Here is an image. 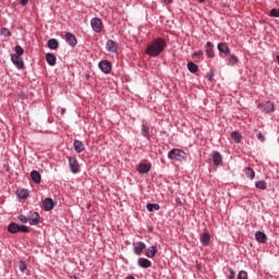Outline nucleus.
Masks as SVG:
<instances>
[{
	"label": "nucleus",
	"mask_w": 279,
	"mask_h": 279,
	"mask_svg": "<svg viewBox=\"0 0 279 279\" xmlns=\"http://www.w3.org/2000/svg\"><path fill=\"white\" fill-rule=\"evenodd\" d=\"M256 189H260V191H265L267 189V182L265 181H257L255 183Z\"/></svg>",
	"instance_id": "obj_32"
},
{
	"label": "nucleus",
	"mask_w": 279,
	"mask_h": 279,
	"mask_svg": "<svg viewBox=\"0 0 279 279\" xmlns=\"http://www.w3.org/2000/svg\"><path fill=\"white\" fill-rule=\"evenodd\" d=\"M28 1H29V0H21V3H22L23 5H27Z\"/></svg>",
	"instance_id": "obj_44"
},
{
	"label": "nucleus",
	"mask_w": 279,
	"mask_h": 279,
	"mask_svg": "<svg viewBox=\"0 0 279 279\" xmlns=\"http://www.w3.org/2000/svg\"><path fill=\"white\" fill-rule=\"evenodd\" d=\"M8 230L11 232V234H16L17 232H21V226H19L16 222H11Z\"/></svg>",
	"instance_id": "obj_18"
},
{
	"label": "nucleus",
	"mask_w": 279,
	"mask_h": 279,
	"mask_svg": "<svg viewBox=\"0 0 279 279\" xmlns=\"http://www.w3.org/2000/svg\"><path fill=\"white\" fill-rule=\"evenodd\" d=\"M245 175L246 178H250V180H254V178H256V172L252 168H246Z\"/></svg>",
	"instance_id": "obj_27"
},
{
	"label": "nucleus",
	"mask_w": 279,
	"mask_h": 279,
	"mask_svg": "<svg viewBox=\"0 0 279 279\" xmlns=\"http://www.w3.org/2000/svg\"><path fill=\"white\" fill-rule=\"evenodd\" d=\"M229 64L234 66V64H239V58L234 54L229 56Z\"/></svg>",
	"instance_id": "obj_31"
},
{
	"label": "nucleus",
	"mask_w": 279,
	"mask_h": 279,
	"mask_svg": "<svg viewBox=\"0 0 279 279\" xmlns=\"http://www.w3.org/2000/svg\"><path fill=\"white\" fill-rule=\"evenodd\" d=\"M142 132H143V136H145V138H147V136H149V125L143 124Z\"/></svg>",
	"instance_id": "obj_33"
},
{
	"label": "nucleus",
	"mask_w": 279,
	"mask_h": 279,
	"mask_svg": "<svg viewBox=\"0 0 279 279\" xmlns=\"http://www.w3.org/2000/svg\"><path fill=\"white\" fill-rule=\"evenodd\" d=\"M201 243H203V245H208L210 243V234L203 233L201 235Z\"/></svg>",
	"instance_id": "obj_26"
},
{
	"label": "nucleus",
	"mask_w": 279,
	"mask_h": 279,
	"mask_svg": "<svg viewBox=\"0 0 279 279\" xmlns=\"http://www.w3.org/2000/svg\"><path fill=\"white\" fill-rule=\"evenodd\" d=\"M222 160H223V158L221 157V154L215 153L213 155L214 165H216L217 167H219V165H221Z\"/></svg>",
	"instance_id": "obj_23"
},
{
	"label": "nucleus",
	"mask_w": 279,
	"mask_h": 279,
	"mask_svg": "<svg viewBox=\"0 0 279 279\" xmlns=\"http://www.w3.org/2000/svg\"><path fill=\"white\" fill-rule=\"evenodd\" d=\"M46 61L50 66H56V62L58 61V59L56 58V54L48 52L46 54Z\"/></svg>",
	"instance_id": "obj_15"
},
{
	"label": "nucleus",
	"mask_w": 279,
	"mask_h": 279,
	"mask_svg": "<svg viewBox=\"0 0 279 279\" xmlns=\"http://www.w3.org/2000/svg\"><path fill=\"white\" fill-rule=\"evenodd\" d=\"M126 279H135L134 277H132V276H129V277H126Z\"/></svg>",
	"instance_id": "obj_46"
},
{
	"label": "nucleus",
	"mask_w": 279,
	"mask_h": 279,
	"mask_svg": "<svg viewBox=\"0 0 279 279\" xmlns=\"http://www.w3.org/2000/svg\"><path fill=\"white\" fill-rule=\"evenodd\" d=\"M170 160H182L184 158V151L178 148H173L168 153Z\"/></svg>",
	"instance_id": "obj_2"
},
{
	"label": "nucleus",
	"mask_w": 279,
	"mask_h": 279,
	"mask_svg": "<svg viewBox=\"0 0 279 279\" xmlns=\"http://www.w3.org/2000/svg\"><path fill=\"white\" fill-rule=\"evenodd\" d=\"M1 34H2V36H5V37L12 36V33L8 28H2Z\"/></svg>",
	"instance_id": "obj_39"
},
{
	"label": "nucleus",
	"mask_w": 279,
	"mask_h": 279,
	"mask_svg": "<svg viewBox=\"0 0 279 279\" xmlns=\"http://www.w3.org/2000/svg\"><path fill=\"white\" fill-rule=\"evenodd\" d=\"M137 171L138 173H149V171H151V166L148 163H140Z\"/></svg>",
	"instance_id": "obj_16"
},
{
	"label": "nucleus",
	"mask_w": 279,
	"mask_h": 279,
	"mask_svg": "<svg viewBox=\"0 0 279 279\" xmlns=\"http://www.w3.org/2000/svg\"><path fill=\"white\" fill-rule=\"evenodd\" d=\"M39 222H40V215L36 211H31L28 215L29 226H38Z\"/></svg>",
	"instance_id": "obj_6"
},
{
	"label": "nucleus",
	"mask_w": 279,
	"mask_h": 279,
	"mask_svg": "<svg viewBox=\"0 0 279 279\" xmlns=\"http://www.w3.org/2000/svg\"><path fill=\"white\" fill-rule=\"evenodd\" d=\"M255 239L258 243H267V234H265V232L257 231L255 233Z\"/></svg>",
	"instance_id": "obj_19"
},
{
	"label": "nucleus",
	"mask_w": 279,
	"mask_h": 279,
	"mask_svg": "<svg viewBox=\"0 0 279 279\" xmlns=\"http://www.w3.org/2000/svg\"><path fill=\"white\" fill-rule=\"evenodd\" d=\"M163 3H166V5H169V3H173V0H162Z\"/></svg>",
	"instance_id": "obj_43"
},
{
	"label": "nucleus",
	"mask_w": 279,
	"mask_h": 279,
	"mask_svg": "<svg viewBox=\"0 0 279 279\" xmlns=\"http://www.w3.org/2000/svg\"><path fill=\"white\" fill-rule=\"evenodd\" d=\"M16 195L17 197H20V199H27V197H29V193L27 192V190H17L16 191Z\"/></svg>",
	"instance_id": "obj_25"
},
{
	"label": "nucleus",
	"mask_w": 279,
	"mask_h": 279,
	"mask_svg": "<svg viewBox=\"0 0 279 279\" xmlns=\"http://www.w3.org/2000/svg\"><path fill=\"white\" fill-rule=\"evenodd\" d=\"M215 45L213 43L207 41L205 45V51L208 58H215V50H214Z\"/></svg>",
	"instance_id": "obj_12"
},
{
	"label": "nucleus",
	"mask_w": 279,
	"mask_h": 279,
	"mask_svg": "<svg viewBox=\"0 0 279 279\" xmlns=\"http://www.w3.org/2000/svg\"><path fill=\"white\" fill-rule=\"evenodd\" d=\"M187 71H190V73H197V71H198L197 64H195L193 62H189Z\"/></svg>",
	"instance_id": "obj_30"
},
{
	"label": "nucleus",
	"mask_w": 279,
	"mask_h": 279,
	"mask_svg": "<svg viewBox=\"0 0 279 279\" xmlns=\"http://www.w3.org/2000/svg\"><path fill=\"white\" fill-rule=\"evenodd\" d=\"M69 166L71 168L72 173H77L78 166H77V159L75 157H69Z\"/></svg>",
	"instance_id": "obj_14"
},
{
	"label": "nucleus",
	"mask_w": 279,
	"mask_h": 279,
	"mask_svg": "<svg viewBox=\"0 0 279 279\" xmlns=\"http://www.w3.org/2000/svg\"><path fill=\"white\" fill-rule=\"evenodd\" d=\"M133 247H134V253L137 256H141V254H143V251L145 250V247H147V245H145V243L143 242H136L133 244Z\"/></svg>",
	"instance_id": "obj_10"
},
{
	"label": "nucleus",
	"mask_w": 279,
	"mask_h": 279,
	"mask_svg": "<svg viewBox=\"0 0 279 279\" xmlns=\"http://www.w3.org/2000/svg\"><path fill=\"white\" fill-rule=\"evenodd\" d=\"M15 56H23V53H25V50H23V47L21 46H15Z\"/></svg>",
	"instance_id": "obj_36"
},
{
	"label": "nucleus",
	"mask_w": 279,
	"mask_h": 279,
	"mask_svg": "<svg viewBox=\"0 0 279 279\" xmlns=\"http://www.w3.org/2000/svg\"><path fill=\"white\" fill-rule=\"evenodd\" d=\"M258 108H260V110L266 114H269V112H274V110H276L274 107V102H270V101H267L264 105L263 104L258 105Z\"/></svg>",
	"instance_id": "obj_8"
},
{
	"label": "nucleus",
	"mask_w": 279,
	"mask_h": 279,
	"mask_svg": "<svg viewBox=\"0 0 279 279\" xmlns=\"http://www.w3.org/2000/svg\"><path fill=\"white\" fill-rule=\"evenodd\" d=\"M90 25L96 34H101V29H104V23L99 20V17L92 19Z\"/></svg>",
	"instance_id": "obj_3"
},
{
	"label": "nucleus",
	"mask_w": 279,
	"mask_h": 279,
	"mask_svg": "<svg viewBox=\"0 0 279 279\" xmlns=\"http://www.w3.org/2000/svg\"><path fill=\"white\" fill-rule=\"evenodd\" d=\"M270 16H274L275 19H279V10L278 9H272L270 11Z\"/></svg>",
	"instance_id": "obj_38"
},
{
	"label": "nucleus",
	"mask_w": 279,
	"mask_h": 279,
	"mask_svg": "<svg viewBox=\"0 0 279 279\" xmlns=\"http://www.w3.org/2000/svg\"><path fill=\"white\" fill-rule=\"evenodd\" d=\"M20 232H24V233L29 232V227L25 225L20 226Z\"/></svg>",
	"instance_id": "obj_40"
},
{
	"label": "nucleus",
	"mask_w": 279,
	"mask_h": 279,
	"mask_svg": "<svg viewBox=\"0 0 279 279\" xmlns=\"http://www.w3.org/2000/svg\"><path fill=\"white\" fill-rule=\"evenodd\" d=\"M257 138H258V141H260L262 143H265V135H264L263 133H259V134L257 135Z\"/></svg>",
	"instance_id": "obj_42"
},
{
	"label": "nucleus",
	"mask_w": 279,
	"mask_h": 279,
	"mask_svg": "<svg viewBox=\"0 0 279 279\" xmlns=\"http://www.w3.org/2000/svg\"><path fill=\"white\" fill-rule=\"evenodd\" d=\"M231 138L234 143H241V138H243V136H241V133L234 131L231 133Z\"/></svg>",
	"instance_id": "obj_28"
},
{
	"label": "nucleus",
	"mask_w": 279,
	"mask_h": 279,
	"mask_svg": "<svg viewBox=\"0 0 279 279\" xmlns=\"http://www.w3.org/2000/svg\"><path fill=\"white\" fill-rule=\"evenodd\" d=\"M19 269L20 271L25 272V270L27 269V264L24 260H21L19 264Z\"/></svg>",
	"instance_id": "obj_35"
},
{
	"label": "nucleus",
	"mask_w": 279,
	"mask_h": 279,
	"mask_svg": "<svg viewBox=\"0 0 279 279\" xmlns=\"http://www.w3.org/2000/svg\"><path fill=\"white\" fill-rule=\"evenodd\" d=\"M228 271H229V276L227 277V279H234V276H235V272L232 268H228Z\"/></svg>",
	"instance_id": "obj_41"
},
{
	"label": "nucleus",
	"mask_w": 279,
	"mask_h": 279,
	"mask_svg": "<svg viewBox=\"0 0 279 279\" xmlns=\"http://www.w3.org/2000/svg\"><path fill=\"white\" fill-rule=\"evenodd\" d=\"M199 1V3H204V1H206V0H198Z\"/></svg>",
	"instance_id": "obj_47"
},
{
	"label": "nucleus",
	"mask_w": 279,
	"mask_h": 279,
	"mask_svg": "<svg viewBox=\"0 0 279 279\" xmlns=\"http://www.w3.org/2000/svg\"><path fill=\"white\" fill-rule=\"evenodd\" d=\"M98 68L102 73H106V75L110 74L112 71V63L108 60H102L99 62Z\"/></svg>",
	"instance_id": "obj_4"
},
{
	"label": "nucleus",
	"mask_w": 279,
	"mask_h": 279,
	"mask_svg": "<svg viewBox=\"0 0 279 279\" xmlns=\"http://www.w3.org/2000/svg\"><path fill=\"white\" fill-rule=\"evenodd\" d=\"M48 47L49 49H58L60 47V43L56 38H51L48 40Z\"/></svg>",
	"instance_id": "obj_24"
},
{
	"label": "nucleus",
	"mask_w": 279,
	"mask_h": 279,
	"mask_svg": "<svg viewBox=\"0 0 279 279\" xmlns=\"http://www.w3.org/2000/svg\"><path fill=\"white\" fill-rule=\"evenodd\" d=\"M238 279H247V271L241 270L238 275Z\"/></svg>",
	"instance_id": "obj_37"
},
{
	"label": "nucleus",
	"mask_w": 279,
	"mask_h": 279,
	"mask_svg": "<svg viewBox=\"0 0 279 279\" xmlns=\"http://www.w3.org/2000/svg\"><path fill=\"white\" fill-rule=\"evenodd\" d=\"M53 206H54V204H53V199H51V198H46V199H44V208H45V210H53Z\"/></svg>",
	"instance_id": "obj_22"
},
{
	"label": "nucleus",
	"mask_w": 279,
	"mask_h": 279,
	"mask_svg": "<svg viewBox=\"0 0 279 279\" xmlns=\"http://www.w3.org/2000/svg\"><path fill=\"white\" fill-rule=\"evenodd\" d=\"M165 47H167V41L163 38H156L147 45L145 53L156 58V56H160L161 51H165Z\"/></svg>",
	"instance_id": "obj_1"
},
{
	"label": "nucleus",
	"mask_w": 279,
	"mask_h": 279,
	"mask_svg": "<svg viewBox=\"0 0 279 279\" xmlns=\"http://www.w3.org/2000/svg\"><path fill=\"white\" fill-rule=\"evenodd\" d=\"M218 51H220V53H226L228 56L230 54V47H228V44L226 43H219Z\"/></svg>",
	"instance_id": "obj_20"
},
{
	"label": "nucleus",
	"mask_w": 279,
	"mask_h": 279,
	"mask_svg": "<svg viewBox=\"0 0 279 279\" xmlns=\"http://www.w3.org/2000/svg\"><path fill=\"white\" fill-rule=\"evenodd\" d=\"M106 49H107V51H109V53H118V51H119V44H117L112 39H109L106 43Z\"/></svg>",
	"instance_id": "obj_5"
},
{
	"label": "nucleus",
	"mask_w": 279,
	"mask_h": 279,
	"mask_svg": "<svg viewBox=\"0 0 279 279\" xmlns=\"http://www.w3.org/2000/svg\"><path fill=\"white\" fill-rule=\"evenodd\" d=\"M146 208L148 213H154V210H160V205L149 203L146 205Z\"/></svg>",
	"instance_id": "obj_29"
},
{
	"label": "nucleus",
	"mask_w": 279,
	"mask_h": 279,
	"mask_svg": "<svg viewBox=\"0 0 279 279\" xmlns=\"http://www.w3.org/2000/svg\"><path fill=\"white\" fill-rule=\"evenodd\" d=\"M11 60L13 64L17 66V69H25V62L23 61V58H21V56L12 54Z\"/></svg>",
	"instance_id": "obj_7"
},
{
	"label": "nucleus",
	"mask_w": 279,
	"mask_h": 279,
	"mask_svg": "<svg viewBox=\"0 0 279 279\" xmlns=\"http://www.w3.org/2000/svg\"><path fill=\"white\" fill-rule=\"evenodd\" d=\"M202 51L195 52L194 56H202Z\"/></svg>",
	"instance_id": "obj_45"
},
{
	"label": "nucleus",
	"mask_w": 279,
	"mask_h": 279,
	"mask_svg": "<svg viewBox=\"0 0 279 279\" xmlns=\"http://www.w3.org/2000/svg\"><path fill=\"white\" fill-rule=\"evenodd\" d=\"M65 41L68 45H70V47H75V45H77V38L75 35H73V33H65Z\"/></svg>",
	"instance_id": "obj_9"
},
{
	"label": "nucleus",
	"mask_w": 279,
	"mask_h": 279,
	"mask_svg": "<svg viewBox=\"0 0 279 279\" xmlns=\"http://www.w3.org/2000/svg\"><path fill=\"white\" fill-rule=\"evenodd\" d=\"M158 254V247L156 246H150L146 250V256L147 258H154Z\"/></svg>",
	"instance_id": "obj_21"
},
{
	"label": "nucleus",
	"mask_w": 279,
	"mask_h": 279,
	"mask_svg": "<svg viewBox=\"0 0 279 279\" xmlns=\"http://www.w3.org/2000/svg\"><path fill=\"white\" fill-rule=\"evenodd\" d=\"M137 265H138V267H142V269H149V267H151V260H149L145 257H141L137 260Z\"/></svg>",
	"instance_id": "obj_11"
},
{
	"label": "nucleus",
	"mask_w": 279,
	"mask_h": 279,
	"mask_svg": "<svg viewBox=\"0 0 279 279\" xmlns=\"http://www.w3.org/2000/svg\"><path fill=\"white\" fill-rule=\"evenodd\" d=\"M19 221H21V223H29V218L28 216H25V215H20L17 217Z\"/></svg>",
	"instance_id": "obj_34"
},
{
	"label": "nucleus",
	"mask_w": 279,
	"mask_h": 279,
	"mask_svg": "<svg viewBox=\"0 0 279 279\" xmlns=\"http://www.w3.org/2000/svg\"><path fill=\"white\" fill-rule=\"evenodd\" d=\"M31 178L35 184H40V181L43 180V177L40 175V172L33 170L31 172Z\"/></svg>",
	"instance_id": "obj_17"
},
{
	"label": "nucleus",
	"mask_w": 279,
	"mask_h": 279,
	"mask_svg": "<svg viewBox=\"0 0 279 279\" xmlns=\"http://www.w3.org/2000/svg\"><path fill=\"white\" fill-rule=\"evenodd\" d=\"M73 147L76 154H82V151L86 149V146H84V143H82L80 140L74 141Z\"/></svg>",
	"instance_id": "obj_13"
}]
</instances>
